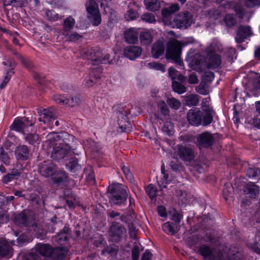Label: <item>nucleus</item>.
<instances>
[{
	"label": "nucleus",
	"mask_w": 260,
	"mask_h": 260,
	"mask_svg": "<svg viewBox=\"0 0 260 260\" xmlns=\"http://www.w3.org/2000/svg\"><path fill=\"white\" fill-rule=\"evenodd\" d=\"M107 197L112 206H123L128 198V192L124 185L114 183L109 185L107 191Z\"/></svg>",
	"instance_id": "1"
},
{
	"label": "nucleus",
	"mask_w": 260,
	"mask_h": 260,
	"mask_svg": "<svg viewBox=\"0 0 260 260\" xmlns=\"http://www.w3.org/2000/svg\"><path fill=\"white\" fill-rule=\"evenodd\" d=\"M81 56L84 59L92 61L93 65L110 63V55L104 54L101 48L98 47L83 49L81 52Z\"/></svg>",
	"instance_id": "2"
},
{
	"label": "nucleus",
	"mask_w": 260,
	"mask_h": 260,
	"mask_svg": "<svg viewBox=\"0 0 260 260\" xmlns=\"http://www.w3.org/2000/svg\"><path fill=\"white\" fill-rule=\"evenodd\" d=\"M182 45L180 42L173 39L167 42L166 58L168 60H172L179 65L183 63L181 60Z\"/></svg>",
	"instance_id": "3"
},
{
	"label": "nucleus",
	"mask_w": 260,
	"mask_h": 260,
	"mask_svg": "<svg viewBox=\"0 0 260 260\" xmlns=\"http://www.w3.org/2000/svg\"><path fill=\"white\" fill-rule=\"evenodd\" d=\"M126 233V229L122 224L116 221L112 222L108 230L109 240L118 243L122 241Z\"/></svg>",
	"instance_id": "4"
},
{
	"label": "nucleus",
	"mask_w": 260,
	"mask_h": 260,
	"mask_svg": "<svg viewBox=\"0 0 260 260\" xmlns=\"http://www.w3.org/2000/svg\"><path fill=\"white\" fill-rule=\"evenodd\" d=\"M208 59L207 64V67L211 69H218L221 64V56L220 54L216 53L215 47L211 45L205 49Z\"/></svg>",
	"instance_id": "5"
},
{
	"label": "nucleus",
	"mask_w": 260,
	"mask_h": 260,
	"mask_svg": "<svg viewBox=\"0 0 260 260\" xmlns=\"http://www.w3.org/2000/svg\"><path fill=\"white\" fill-rule=\"evenodd\" d=\"M199 252L205 259L222 260L223 254L222 251L215 247H210L204 244L199 248Z\"/></svg>",
	"instance_id": "6"
},
{
	"label": "nucleus",
	"mask_w": 260,
	"mask_h": 260,
	"mask_svg": "<svg viewBox=\"0 0 260 260\" xmlns=\"http://www.w3.org/2000/svg\"><path fill=\"white\" fill-rule=\"evenodd\" d=\"M217 133L212 134L211 132L206 131L198 134L197 136V146L200 149L202 148L208 149L211 147L215 142V136Z\"/></svg>",
	"instance_id": "7"
},
{
	"label": "nucleus",
	"mask_w": 260,
	"mask_h": 260,
	"mask_svg": "<svg viewBox=\"0 0 260 260\" xmlns=\"http://www.w3.org/2000/svg\"><path fill=\"white\" fill-rule=\"evenodd\" d=\"M131 114L129 108L125 109L122 107L119 110L118 116V124L121 132H126L127 130L130 131L131 124L128 120L127 115Z\"/></svg>",
	"instance_id": "8"
},
{
	"label": "nucleus",
	"mask_w": 260,
	"mask_h": 260,
	"mask_svg": "<svg viewBox=\"0 0 260 260\" xmlns=\"http://www.w3.org/2000/svg\"><path fill=\"white\" fill-rule=\"evenodd\" d=\"M192 21V16L188 11L179 13L174 19L175 25L180 29L187 28L190 26Z\"/></svg>",
	"instance_id": "9"
},
{
	"label": "nucleus",
	"mask_w": 260,
	"mask_h": 260,
	"mask_svg": "<svg viewBox=\"0 0 260 260\" xmlns=\"http://www.w3.org/2000/svg\"><path fill=\"white\" fill-rule=\"evenodd\" d=\"M52 184L56 187L63 188L69 182L68 173L64 170H58L51 178Z\"/></svg>",
	"instance_id": "10"
},
{
	"label": "nucleus",
	"mask_w": 260,
	"mask_h": 260,
	"mask_svg": "<svg viewBox=\"0 0 260 260\" xmlns=\"http://www.w3.org/2000/svg\"><path fill=\"white\" fill-rule=\"evenodd\" d=\"M177 153L180 158L184 161H191L195 157L193 149L185 145H178Z\"/></svg>",
	"instance_id": "11"
},
{
	"label": "nucleus",
	"mask_w": 260,
	"mask_h": 260,
	"mask_svg": "<svg viewBox=\"0 0 260 260\" xmlns=\"http://www.w3.org/2000/svg\"><path fill=\"white\" fill-rule=\"evenodd\" d=\"M202 112L199 109L193 108L187 113V119L189 124L198 126L202 123Z\"/></svg>",
	"instance_id": "12"
},
{
	"label": "nucleus",
	"mask_w": 260,
	"mask_h": 260,
	"mask_svg": "<svg viewBox=\"0 0 260 260\" xmlns=\"http://www.w3.org/2000/svg\"><path fill=\"white\" fill-rule=\"evenodd\" d=\"M203 107H205L202 110V123L204 126L210 125L213 121V116L215 114V112L213 107L206 106L205 103Z\"/></svg>",
	"instance_id": "13"
},
{
	"label": "nucleus",
	"mask_w": 260,
	"mask_h": 260,
	"mask_svg": "<svg viewBox=\"0 0 260 260\" xmlns=\"http://www.w3.org/2000/svg\"><path fill=\"white\" fill-rule=\"evenodd\" d=\"M13 249L10 242L4 238H0V259L11 257L13 255Z\"/></svg>",
	"instance_id": "14"
},
{
	"label": "nucleus",
	"mask_w": 260,
	"mask_h": 260,
	"mask_svg": "<svg viewBox=\"0 0 260 260\" xmlns=\"http://www.w3.org/2000/svg\"><path fill=\"white\" fill-rule=\"evenodd\" d=\"M2 63L4 66H7V68L6 69V75L3 82L0 85L1 88L5 87L9 82L11 77L14 74V69L16 67V62L12 59H9L7 61H3Z\"/></svg>",
	"instance_id": "15"
},
{
	"label": "nucleus",
	"mask_w": 260,
	"mask_h": 260,
	"mask_svg": "<svg viewBox=\"0 0 260 260\" xmlns=\"http://www.w3.org/2000/svg\"><path fill=\"white\" fill-rule=\"evenodd\" d=\"M71 229L68 224H66L63 229L60 231L54 237L55 241L59 245H64L69 240Z\"/></svg>",
	"instance_id": "16"
},
{
	"label": "nucleus",
	"mask_w": 260,
	"mask_h": 260,
	"mask_svg": "<svg viewBox=\"0 0 260 260\" xmlns=\"http://www.w3.org/2000/svg\"><path fill=\"white\" fill-rule=\"evenodd\" d=\"M56 166L53 163H47L44 161L39 167V172L46 178L52 177L56 172Z\"/></svg>",
	"instance_id": "17"
},
{
	"label": "nucleus",
	"mask_w": 260,
	"mask_h": 260,
	"mask_svg": "<svg viewBox=\"0 0 260 260\" xmlns=\"http://www.w3.org/2000/svg\"><path fill=\"white\" fill-rule=\"evenodd\" d=\"M252 34L250 26L240 25L237 30L236 37H235L236 42L239 44L242 43L245 39L250 37Z\"/></svg>",
	"instance_id": "18"
},
{
	"label": "nucleus",
	"mask_w": 260,
	"mask_h": 260,
	"mask_svg": "<svg viewBox=\"0 0 260 260\" xmlns=\"http://www.w3.org/2000/svg\"><path fill=\"white\" fill-rule=\"evenodd\" d=\"M39 113H40L41 116V117L39 118V121H43L44 123L54 120L57 118V112L52 108L44 109Z\"/></svg>",
	"instance_id": "19"
},
{
	"label": "nucleus",
	"mask_w": 260,
	"mask_h": 260,
	"mask_svg": "<svg viewBox=\"0 0 260 260\" xmlns=\"http://www.w3.org/2000/svg\"><path fill=\"white\" fill-rule=\"evenodd\" d=\"M142 48L136 46H129L125 48L124 55L131 60H134L141 54Z\"/></svg>",
	"instance_id": "20"
},
{
	"label": "nucleus",
	"mask_w": 260,
	"mask_h": 260,
	"mask_svg": "<svg viewBox=\"0 0 260 260\" xmlns=\"http://www.w3.org/2000/svg\"><path fill=\"white\" fill-rule=\"evenodd\" d=\"M14 154L17 160L25 161L29 158V150L26 145H20L16 147Z\"/></svg>",
	"instance_id": "21"
},
{
	"label": "nucleus",
	"mask_w": 260,
	"mask_h": 260,
	"mask_svg": "<svg viewBox=\"0 0 260 260\" xmlns=\"http://www.w3.org/2000/svg\"><path fill=\"white\" fill-rule=\"evenodd\" d=\"M70 150L68 148L59 145L58 146L53 148L51 153V157L54 160L58 161L59 159L64 158L68 154Z\"/></svg>",
	"instance_id": "22"
},
{
	"label": "nucleus",
	"mask_w": 260,
	"mask_h": 260,
	"mask_svg": "<svg viewBox=\"0 0 260 260\" xmlns=\"http://www.w3.org/2000/svg\"><path fill=\"white\" fill-rule=\"evenodd\" d=\"M259 192V186L253 182H249L244 186V193L251 199H255L258 197Z\"/></svg>",
	"instance_id": "23"
},
{
	"label": "nucleus",
	"mask_w": 260,
	"mask_h": 260,
	"mask_svg": "<svg viewBox=\"0 0 260 260\" xmlns=\"http://www.w3.org/2000/svg\"><path fill=\"white\" fill-rule=\"evenodd\" d=\"M75 137L66 132H61V140L60 145L68 148L70 150H74L75 148L72 145L74 141Z\"/></svg>",
	"instance_id": "24"
},
{
	"label": "nucleus",
	"mask_w": 260,
	"mask_h": 260,
	"mask_svg": "<svg viewBox=\"0 0 260 260\" xmlns=\"http://www.w3.org/2000/svg\"><path fill=\"white\" fill-rule=\"evenodd\" d=\"M68 251L69 249L66 246L55 247L53 248L51 258L54 260H63Z\"/></svg>",
	"instance_id": "25"
},
{
	"label": "nucleus",
	"mask_w": 260,
	"mask_h": 260,
	"mask_svg": "<svg viewBox=\"0 0 260 260\" xmlns=\"http://www.w3.org/2000/svg\"><path fill=\"white\" fill-rule=\"evenodd\" d=\"M138 32L134 28L126 30L124 34V38L126 43L135 44L138 42Z\"/></svg>",
	"instance_id": "26"
},
{
	"label": "nucleus",
	"mask_w": 260,
	"mask_h": 260,
	"mask_svg": "<svg viewBox=\"0 0 260 260\" xmlns=\"http://www.w3.org/2000/svg\"><path fill=\"white\" fill-rule=\"evenodd\" d=\"M165 52V46L162 41L158 40L152 45L151 54L155 58H158Z\"/></svg>",
	"instance_id": "27"
},
{
	"label": "nucleus",
	"mask_w": 260,
	"mask_h": 260,
	"mask_svg": "<svg viewBox=\"0 0 260 260\" xmlns=\"http://www.w3.org/2000/svg\"><path fill=\"white\" fill-rule=\"evenodd\" d=\"M22 172V169H14L11 173H8L3 177L2 181L4 184H7L13 180L18 179L20 177Z\"/></svg>",
	"instance_id": "28"
},
{
	"label": "nucleus",
	"mask_w": 260,
	"mask_h": 260,
	"mask_svg": "<svg viewBox=\"0 0 260 260\" xmlns=\"http://www.w3.org/2000/svg\"><path fill=\"white\" fill-rule=\"evenodd\" d=\"M25 140L29 144L35 145L39 143V136L36 134V130L34 127H31L29 132H25L24 134Z\"/></svg>",
	"instance_id": "29"
},
{
	"label": "nucleus",
	"mask_w": 260,
	"mask_h": 260,
	"mask_svg": "<svg viewBox=\"0 0 260 260\" xmlns=\"http://www.w3.org/2000/svg\"><path fill=\"white\" fill-rule=\"evenodd\" d=\"M75 22L72 16L68 17L62 24V35H69V32L73 29Z\"/></svg>",
	"instance_id": "30"
},
{
	"label": "nucleus",
	"mask_w": 260,
	"mask_h": 260,
	"mask_svg": "<svg viewBox=\"0 0 260 260\" xmlns=\"http://www.w3.org/2000/svg\"><path fill=\"white\" fill-rule=\"evenodd\" d=\"M53 248L49 244H39L37 247V251L43 256L51 257Z\"/></svg>",
	"instance_id": "31"
},
{
	"label": "nucleus",
	"mask_w": 260,
	"mask_h": 260,
	"mask_svg": "<svg viewBox=\"0 0 260 260\" xmlns=\"http://www.w3.org/2000/svg\"><path fill=\"white\" fill-rule=\"evenodd\" d=\"M87 16H93L100 13L98 5L95 0H88V4H86Z\"/></svg>",
	"instance_id": "32"
},
{
	"label": "nucleus",
	"mask_w": 260,
	"mask_h": 260,
	"mask_svg": "<svg viewBox=\"0 0 260 260\" xmlns=\"http://www.w3.org/2000/svg\"><path fill=\"white\" fill-rule=\"evenodd\" d=\"M14 221L16 224L20 225L26 227L29 226L28 217L25 213L22 212L15 216Z\"/></svg>",
	"instance_id": "33"
},
{
	"label": "nucleus",
	"mask_w": 260,
	"mask_h": 260,
	"mask_svg": "<svg viewBox=\"0 0 260 260\" xmlns=\"http://www.w3.org/2000/svg\"><path fill=\"white\" fill-rule=\"evenodd\" d=\"M246 175L257 182L260 180V169L257 167L249 168L246 171Z\"/></svg>",
	"instance_id": "34"
},
{
	"label": "nucleus",
	"mask_w": 260,
	"mask_h": 260,
	"mask_svg": "<svg viewBox=\"0 0 260 260\" xmlns=\"http://www.w3.org/2000/svg\"><path fill=\"white\" fill-rule=\"evenodd\" d=\"M26 200H28L34 205L40 206L41 204V199L40 198L39 192H33L31 193H26Z\"/></svg>",
	"instance_id": "35"
},
{
	"label": "nucleus",
	"mask_w": 260,
	"mask_h": 260,
	"mask_svg": "<svg viewBox=\"0 0 260 260\" xmlns=\"http://www.w3.org/2000/svg\"><path fill=\"white\" fill-rule=\"evenodd\" d=\"M139 38L142 45H148L152 43L153 40L152 36L149 31L141 32Z\"/></svg>",
	"instance_id": "36"
},
{
	"label": "nucleus",
	"mask_w": 260,
	"mask_h": 260,
	"mask_svg": "<svg viewBox=\"0 0 260 260\" xmlns=\"http://www.w3.org/2000/svg\"><path fill=\"white\" fill-rule=\"evenodd\" d=\"M144 4L148 10L155 12L160 8V2L158 0H144Z\"/></svg>",
	"instance_id": "37"
},
{
	"label": "nucleus",
	"mask_w": 260,
	"mask_h": 260,
	"mask_svg": "<svg viewBox=\"0 0 260 260\" xmlns=\"http://www.w3.org/2000/svg\"><path fill=\"white\" fill-rule=\"evenodd\" d=\"M23 123V134H24L25 132H29V127H33V125L36 123V118H34L32 116L30 117H24Z\"/></svg>",
	"instance_id": "38"
},
{
	"label": "nucleus",
	"mask_w": 260,
	"mask_h": 260,
	"mask_svg": "<svg viewBox=\"0 0 260 260\" xmlns=\"http://www.w3.org/2000/svg\"><path fill=\"white\" fill-rule=\"evenodd\" d=\"M145 190L146 194L149 197L152 201H156V197L158 190L155 185L153 184H149L147 186H145Z\"/></svg>",
	"instance_id": "39"
},
{
	"label": "nucleus",
	"mask_w": 260,
	"mask_h": 260,
	"mask_svg": "<svg viewBox=\"0 0 260 260\" xmlns=\"http://www.w3.org/2000/svg\"><path fill=\"white\" fill-rule=\"evenodd\" d=\"M15 197L13 196H0V208H4L10 205H14L13 201Z\"/></svg>",
	"instance_id": "40"
},
{
	"label": "nucleus",
	"mask_w": 260,
	"mask_h": 260,
	"mask_svg": "<svg viewBox=\"0 0 260 260\" xmlns=\"http://www.w3.org/2000/svg\"><path fill=\"white\" fill-rule=\"evenodd\" d=\"M192 64L197 69H201L206 64L205 58L204 56L195 54L192 59Z\"/></svg>",
	"instance_id": "41"
},
{
	"label": "nucleus",
	"mask_w": 260,
	"mask_h": 260,
	"mask_svg": "<svg viewBox=\"0 0 260 260\" xmlns=\"http://www.w3.org/2000/svg\"><path fill=\"white\" fill-rule=\"evenodd\" d=\"M177 225L173 222H167L164 224L162 229L164 231L170 235H174L177 232Z\"/></svg>",
	"instance_id": "42"
},
{
	"label": "nucleus",
	"mask_w": 260,
	"mask_h": 260,
	"mask_svg": "<svg viewBox=\"0 0 260 260\" xmlns=\"http://www.w3.org/2000/svg\"><path fill=\"white\" fill-rule=\"evenodd\" d=\"M234 194V188L231 183H227L224 184L222 191L223 197L225 201L229 198H232Z\"/></svg>",
	"instance_id": "43"
},
{
	"label": "nucleus",
	"mask_w": 260,
	"mask_h": 260,
	"mask_svg": "<svg viewBox=\"0 0 260 260\" xmlns=\"http://www.w3.org/2000/svg\"><path fill=\"white\" fill-rule=\"evenodd\" d=\"M172 88L174 92L179 94L185 92L187 89L182 83L174 80L172 82Z\"/></svg>",
	"instance_id": "44"
},
{
	"label": "nucleus",
	"mask_w": 260,
	"mask_h": 260,
	"mask_svg": "<svg viewBox=\"0 0 260 260\" xmlns=\"http://www.w3.org/2000/svg\"><path fill=\"white\" fill-rule=\"evenodd\" d=\"M84 174L86 176L87 181L93 184L95 182L94 174L91 166H89L84 169Z\"/></svg>",
	"instance_id": "45"
},
{
	"label": "nucleus",
	"mask_w": 260,
	"mask_h": 260,
	"mask_svg": "<svg viewBox=\"0 0 260 260\" xmlns=\"http://www.w3.org/2000/svg\"><path fill=\"white\" fill-rule=\"evenodd\" d=\"M199 98L197 94H191L187 95L185 98V104L188 106H196L199 102Z\"/></svg>",
	"instance_id": "46"
},
{
	"label": "nucleus",
	"mask_w": 260,
	"mask_h": 260,
	"mask_svg": "<svg viewBox=\"0 0 260 260\" xmlns=\"http://www.w3.org/2000/svg\"><path fill=\"white\" fill-rule=\"evenodd\" d=\"M66 105L74 107L77 106L79 105L80 102V98L76 96L69 95L66 97Z\"/></svg>",
	"instance_id": "47"
},
{
	"label": "nucleus",
	"mask_w": 260,
	"mask_h": 260,
	"mask_svg": "<svg viewBox=\"0 0 260 260\" xmlns=\"http://www.w3.org/2000/svg\"><path fill=\"white\" fill-rule=\"evenodd\" d=\"M11 131H15L18 132L23 133V123L22 121L20 119H15L12 125L10 126Z\"/></svg>",
	"instance_id": "48"
},
{
	"label": "nucleus",
	"mask_w": 260,
	"mask_h": 260,
	"mask_svg": "<svg viewBox=\"0 0 260 260\" xmlns=\"http://www.w3.org/2000/svg\"><path fill=\"white\" fill-rule=\"evenodd\" d=\"M103 70V68L102 66H100V64L93 65V67L90 69L89 73H92L93 76L99 79Z\"/></svg>",
	"instance_id": "49"
},
{
	"label": "nucleus",
	"mask_w": 260,
	"mask_h": 260,
	"mask_svg": "<svg viewBox=\"0 0 260 260\" xmlns=\"http://www.w3.org/2000/svg\"><path fill=\"white\" fill-rule=\"evenodd\" d=\"M92 73H89L88 76L85 78L84 85L88 88L94 85L97 82L98 79L92 75Z\"/></svg>",
	"instance_id": "50"
},
{
	"label": "nucleus",
	"mask_w": 260,
	"mask_h": 260,
	"mask_svg": "<svg viewBox=\"0 0 260 260\" xmlns=\"http://www.w3.org/2000/svg\"><path fill=\"white\" fill-rule=\"evenodd\" d=\"M0 159L6 165H9L10 163V157L2 145L0 146Z\"/></svg>",
	"instance_id": "51"
},
{
	"label": "nucleus",
	"mask_w": 260,
	"mask_h": 260,
	"mask_svg": "<svg viewBox=\"0 0 260 260\" xmlns=\"http://www.w3.org/2000/svg\"><path fill=\"white\" fill-rule=\"evenodd\" d=\"M223 20L228 27L234 26L237 23L236 18L231 14H226L224 16Z\"/></svg>",
	"instance_id": "52"
},
{
	"label": "nucleus",
	"mask_w": 260,
	"mask_h": 260,
	"mask_svg": "<svg viewBox=\"0 0 260 260\" xmlns=\"http://www.w3.org/2000/svg\"><path fill=\"white\" fill-rule=\"evenodd\" d=\"M47 137L48 140L50 141L51 142H58V144L60 145L61 140V132H51L49 133Z\"/></svg>",
	"instance_id": "53"
},
{
	"label": "nucleus",
	"mask_w": 260,
	"mask_h": 260,
	"mask_svg": "<svg viewBox=\"0 0 260 260\" xmlns=\"http://www.w3.org/2000/svg\"><path fill=\"white\" fill-rule=\"evenodd\" d=\"M118 250V247L114 245L107 246L103 249V252L110 254L112 257H115L117 254Z\"/></svg>",
	"instance_id": "54"
},
{
	"label": "nucleus",
	"mask_w": 260,
	"mask_h": 260,
	"mask_svg": "<svg viewBox=\"0 0 260 260\" xmlns=\"http://www.w3.org/2000/svg\"><path fill=\"white\" fill-rule=\"evenodd\" d=\"M88 20L94 26L99 25L102 21L101 16L100 13L96 14L93 16H87Z\"/></svg>",
	"instance_id": "55"
},
{
	"label": "nucleus",
	"mask_w": 260,
	"mask_h": 260,
	"mask_svg": "<svg viewBox=\"0 0 260 260\" xmlns=\"http://www.w3.org/2000/svg\"><path fill=\"white\" fill-rule=\"evenodd\" d=\"M141 20L144 22L150 23L155 22L156 20L154 14L151 13H146L142 15Z\"/></svg>",
	"instance_id": "56"
},
{
	"label": "nucleus",
	"mask_w": 260,
	"mask_h": 260,
	"mask_svg": "<svg viewBox=\"0 0 260 260\" xmlns=\"http://www.w3.org/2000/svg\"><path fill=\"white\" fill-rule=\"evenodd\" d=\"M67 37L68 40L71 42H76L83 38V36L77 32H69V35H63Z\"/></svg>",
	"instance_id": "57"
},
{
	"label": "nucleus",
	"mask_w": 260,
	"mask_h": 260,
	"mask_svg": "<svg viewBox=\"0 0 260 260\" xmlns=\"http://www.w3.org/2000/svg\"><path fill=\"white\" fill-rule=\"evenodd\" d=\"M139 17V14L137 11L130 9L128 10L126 13L125 14V18L128 20H133L137 19Z\"/></svg>",
	"instance_id": "58"
},
{
	"label": "nucleus",
	"mask_w": 260,
	"mask_h": 260,
	"mask_svg": "<svg viewBox=\"0 0 260 260\" xmlns=\"http://www.w3.org/2000/svg\"><path fill=\"white\" fill-rule=\"evenodd\" d=\"M167 103L169 106L172 109L177 110L181 106V103L179 100L175 98L168 99Z\"/></svg>",
	"instance_id": "59"
},
{
	"label": "nucleus",
	"mask_w": 260,
	"mask_h": 260,
	"mask_svg": "<svg viewBox=\"0 0 260 260\" xmlns=\"http://www.w3.org/2000/svg\"><path fill=\"white\" fill-rule=\"evenodd\" d=\"M158 107L160 110L161 113L165 115H168L169 114V108L164 101H160L158 104Z\"/></svg>",
	"instance_id": "60"
},
{
	"label": "nucleus",
	"mask_w": 260,
	"mask_h": 260,
	"mask_svg": "<svg viewBox=\"0 0 260 260\" xmlns=\"http://www.w3.org/2000/svg\"><path fill=\"white\" fill-rule=\"evenodd\" d=\"M214 78V74L212 72H206L202 76V81L206 84L207 82H211Z\"/></svg>",
	"instance_id": "61"
},
{
	"label": "nucleus",
	"mask_w": 260,
	"mask_h": 260,
	"mask_svg": "<svg viewBox=\"0 0 260 260\" xmlns=\"http://www.w3.org/2000/svg\"><path fill=\"white\" fill-rule=\"evenodd\" d=\"M140 256L139 246L136 243H134V246L132 250V260H139Z\"/></svg>",
	"instance_id": "62"
},
{
	"label": "nucleus",
	"mask_w": 260,
	"mask_h": 260,
	"mask_svg": "<svg viewBox=\"0 0 260 260\" xmlns=\"http://www.w3.org/2000/svg\"><path fill=\"white\" fill-rule=\"evenodd\" d=\"M9 215L8 211L4 209L0 211V224L7 223L9 220Z\"/></svg>",
	"instance_id": "63"
},
{
	"label": "nucleus",
	"mask_w": 260,
	"mask_h": 260,
	"mask_svg": "<svg viewBox=\"0 0 260 260\" xmlns=\"http://www.w3.org/2000/svg\"><path fill=\"white\" fill-rule=\"evenodd\" d=\"M20 61L23 66L28 70H32L34 67L33 63L28 58L23 56Z\"/></svg>",
	"instance_id": "64"
}]
</instances>
